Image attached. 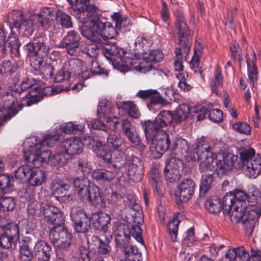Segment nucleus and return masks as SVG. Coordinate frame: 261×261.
<instances>
[{
  "instance_id": "f257e3e1",
  "label": "nucleus",
  "mask_w": 261,
  "mask_h": 261,
  "mask_svg": "<svg viewBox=\"0 0 261 261\" xmlns=\"http://www.w3.org/2000/svg\"><path fill=\"white\" fill-rule=\"evenodd\" d=\"M206 112V110L202 106L190 108L188 104L182 103L177 108L175 111H162L153 120H145L143 123H145L148 136L153 137L157 132H164V129L172 123H180L191 113H194L192 117H196L197 121L202 120L205 117Z\"/></svg>"
},
{
  "instance_id": "f03ea898",
  "label": "nucleus",
  "mask_w": 261,
  "mask_h": 261,
  "mask_svg": "<svg viewBox=\"0 0 261 261\" xmlns=\"http://www.w3.org/2000/svg\"><path fill=\"white\" fill-rule=\"evenodd\" d=\"M102 54L110 60H115L112 59V57H117L118 59L114 61L113 65L115 68L122 72L125 73L133 69L145 72L156 68L151 64L147 65L145 61L141 62L140 58H137L135 55L134 56L123 48L119 47L115 43H113L111 46L106 47L102 50Z\"/></svg>"
},
{
  "instance_id": "7ed1b4c3",
  "label": "nucleus",
  "mask_w": 261,
  "mask_h": 261,
  "mask_svg": "<svg viewBox=\"0 0 261 261\" xmlns=\"http://www.w3.org/2000/svg\"><path fill=\"white\" fill-rule=\"evenodd\" d=\"M175 26L178 30V47L175 48L174 57V67L176 71H180L183 70L182 62V58H186L188 55L191 43L190 39L192 36V32L187 25L182 11L178 9L175 12Z\"/></svg>"
},
{
  "instance_id": "20e7f679",
  "label": "nucleus",
  "mask_w": 261,
  "mask_h": 261,
  "mask_svg": "<svg viewBox=\"0 0 261 261\" xmlns=\"http://www.w3.org/2000/svg\"><path fill=\"white\" fill-rule=\"evenodd\" d=\"M225 211L230 210L234 204L244 210L253 211L261 213V193L258 190H254L248 194L241 190H236L233 194L227 193L224 196Z\"/></svg>"
},
{
  "instance_id": "39448f33",
  "label": "nucleus",
  "mask_w": 261,
  "mask_h": 261,
  "mask_svg": "<svg viewBox=\"0 0 261 261\" xmlns=\"http://www.w3.org/2000/svg\"><path fill=\"white\" fill-rule=\"evenodd\" d=\"M141 124L146 140L150 145V150L154 158H160L167 150L169 151L172 154L174 147L177 145L176 142L177 136L172 134H166L165 138L158 140L156 139L157 137L162 132H157L153 137L148 136V130H146L145 128V123H143L142 121Z\"/></svg>"
},
{
  "instance_id": "423d86ee",
  "label": "nucleus",
  "mask_w": 261,
  "mask_h": 261,
  "mask_svg": "<svg viewBox=\"0 0 261 261\" xmlns=\"http://www.w3.org/2000/svg\"><path fill=\"white\" fill-rule=\"evenodd\" d=\"M24 145V157L28 163H32L37 169L44 162L48 161L51 154L49 150L41 151V144L38 143L36 137H33L25 141Z\"/></svg>"
},
{
  "instance_id": "0eeeda50",
  "label": "nucleus",
  "mask_w": 261,
  "mask_h": 261,
  "mask_svg": "<svg viewBox=\"0 0 261 261\" xmlns=\"http://www.w3.org/2000/svg\"><path fill=\"white\" fill-rule=\"evenodd\" d=\"M13 90L17 93H25L22 98L28 99L27 105L31 106L36 103L42 99L41 87L34 79L26 78L19 84H15L13 87Z\"/></svg>"
},
{
  "instance_id": "6e6552de",
  "label": "nucleus",
  "mask_w": 261,
  "mask_h": 261,
  "mask_svg": "<svg viewBox=\"0 0 261 261\" xmlns=\"http://www.w3.org/2000/svg\"><path fill=\"white\" fill-rule=\"evenodd\" d=\"M261 215L260 213L253 211H246L243 207L234 205V208L231 211L230 219L233 223L241 222L245 233L249 236L252 234L255 224Z\"/></svg>"
},
{
  "instance_id": "1a4fd4ad",
  "label": "nucleus",
  "mask_w": 261,
  "mask_h": 261,
  "mask_svg": "<svg viewBox=\"0 0 261 261\" xmlns=\"http://www.w3.org/2000/svg\"><path fill=\"white\" fill-rule=\"evenodd\" d=\"M255 150L253 148H243L239 150L241 168L250 178H255L261 172V158H255Z\"/></svg>"
},
{
  "instance_id": "9d476101",
  "label": "nucleus",
  "mask_w": 261,
  "mask_h": 261,
  "mask_svg": "<svg viewBox=\"0 0 261 261\" xmlns=\"http://www.w3.org/2000/svg\"><path fill=\"white\" fill-rule=\"evenodd\" d=\"M15 176L16 179L25 181L32 186H39L44 182L46 175L44 170L32 169L27 165L18 168L15 170Z\"/></svg>"
},
{
  "instance_id": "9b49d317",
  "label": "nucleus",
  "mask_w": 261,
  "mask_h": 261,
  "mask_svg": "<svg viewBox=\"0 0 261 261\" xmlns=\"http://www.w3.org/2000/svg\"><path fill=\"white\" fill-rule=\"evenodd\" d=\"M22 108L12 93H6L0 99V120L5 121L11 119Z\"/></svg>"
},
{
  "instance_id": "f8f14e48",
  "label": "nucleus",
  "mask_w": 261,
  "mask_h": 261,
  "mask_svg": "<svg viewBox=\"0 0 261 261\" xmlns=\"http://www.w3.org/2000/svg\"><path fill=\"white\" fill-rule=\"evenodd\" d=\"M90 25V27L83 28L81 31L82 35L95 43L100 44L102 43L101 34L107 25V22H102L97 13L94 17L91 18Z\"/></svg>"
},
{
  "instance_id": "ddd939ff",
  "label": "nucleus",
  "mask_w": 261,
  "mask_h": 261,
  "mask_svg": "<svg viewBox=\"0 0 261 261\" xmlns=\"http://www.w3.org/2000/svg\"><path fill=\"white\" fill-rule=\"evenodd\" d=\"M49 239L56 247L67 249L71 245L72 235L65 227H52Z\"/></svg>"
},
{
  "instance_id": "4468645a",
  "label": "nucleus",
  "mask_w": 261,
  "mask_h": 261,
  "mask_svg": "<svg viewBox=\"0 0 261 261\" xmlns=\"http://www.w3.org/2000/svg\"><path fill=\"white\" fill-rule=\"evenodd\" d=\"M81 39L80 35L77 31H70L67 32L57 46L60 48H66L67 53L70 56H77Z\"/></svg>"
},
{
  "instance_id": "2eb2a0df",
  "label": "nucleus",
  "mask_w": 261,
  "mask_h": 261,
  "mask_svg": "<svg viewBox=\"0 0 261 261\" xmlns=\"http://www.w3.org/2000/svg\"><path fill=\"white\" fill-rule=\"evenodd\" d=\"M10 23L18 31H22L25 35H30L34 31L32 21L24 17L23 12L19 10L13 11L9 15Z\"/></svg>"
},
{
  "instance_id": "dca6fc26",
  "label": "nucleus",
  "mask_w": 261,
  "mask_h": 261,
  "mask_svg": "<svg viewBox=\"0 0 261 261\" xmlns=\"http://www.w3.org/2000/svg\"><path fill=\"white\" fill-rule=\"evenodd\" d=\"M238 156L231 153H223L221 158H220L215 164L216 170L218 171V174L224 175L227 174V172L231 170L233 167L240 168L241 166L240 163L238 162Z\"/></svg>"
},
{
  "instance_id": "f3484780",
  "label": "nucleus",
  "mask_w": 261,
  "mask_h": 261,
  "mask_svg": "<svg viewBox=\"0 0 261 261\" xmlns=\"http://www.w3.org/2000/svg\"><path fill=\"white\" fill-rule=\"evenodd\" d=\"M80 3L84 7L79 9L76 16L82 23H86L98 13V8L95 6L96 0H80Z\"/></svg>"
},
{
  "instance_id": "a211bd4d",
  "label": "nucleus",
  "mask_w": 261,
  "mask_h": 261,
  "mask_svg": "<svg viewBox=\"0 0 261 261\" xmlns=\"http://www.w3.org/2000/svg\"><path fill=\"white\" fill-rule=\"evenodd\" d=\"M195 184L191 178L182 179L177 187L175 196L180 202H187L194 193Z\"/></svg>"
},
{
  "instance_id": "6ab92c4d",
  "label": "nucleus",
  "mask_w": 261,
  "mask_h": 261,
  "mask_svg": "<svg viewBox=\"0 0 261 261\" xmlns=\"http://www.w3.org/2000/svg\"><path fill=\"white\" fill-rule=\"evenodd\" d=\"M127 175L129 179L134 182H138L143 178L144 169L139 158L131 155L127 162Z\"/></svg>"
},
{
  "instance_id": "aec40b11",
  "label": "nucleus",
  "mask_w": 261,
  "mask_h": 261,
  "mask_svg": "<svg viewBox=\"0 0 261 261\" xmlns=\"http://www.w3.org/2000/svg\"><path fill=\"white\" fill-rule=\"evenodd\" d=\"M60 147L62 151L71 159L72 155L82 152L84 144L79 138H66L61 142Z\"/></svg>"
},
{
  "instance_id": "412c9836",
  "label": "nucleus",
  "mask_w": 261,
  "mask_h": 261,
  "mask_svg": "<svg viewBox=\"0 0 261 261\" xmlns=\"http://www.w3.org/2000/svg\"><path fill=\"white\" fill-rule=\"evenodd\" d=\"M81 200L91 203L98 207H103L106 205L102 192L99 187L95 185L91 186Z\"/></svg>"
},
{
  "instance_id": "4be33fe9",
  "label": "nucleus",
  "mask_w": 261,
  "mask_h": 261,
  "mask_svg": "<svg viewBox=\"0 0 261 261\" xmlns=\"http://www.w3.org/2000/svg\"><path fill=\"white\" fill-rule=\"evenodd\" d=\"M44 215L55 226L53 227H65V216L62 212L58 207L49 205H45L44 207Z\"/></svg>"
},
{
  "instance_id": "5701e85b",
  "label": "nucleus",
  "mask_w": 261,
  "mask_h": 261,
  "mask_svg": "<svg viewBox=\"0 0 261 261\" xmlns=\"http://www.w3.org/2000/svg\"><path fill=\"white\" fill-rule=\"evenodd\" d=\"M224 197L223 199V201L221 202L220 199L216 196H213L210 197L205 202V209L208 211L210 213L216 214L219 213L222 210L223 214L225 215H229L230 217L231 211L234 210V204L231 205L230 210L225 211L224 205Z\"/></svg>"
},
{
  "instance_id": "b1692460",
  "label": "nucleus",
  "mask_w": 261,
  "mask_h": 261,
  "mask_svg": "<svg viewBox=\"0 0 261 261\" xmlns=\"http://www.w3.org/2000/svg\"><path fill=\"white\" fill-rule=\"evenodd\" d=\"M111 220L108 214L99 211L92 214L89 221L93 223L96 230L106 232L111 226Z\"/></svg>"
},
{
  "instance_id": "393cba45",
  "label": "nucleus",
  "mask_w": 261,
  "mask_h": 261,
  "mask_svg": "<svg viewBox=\"0 0 261 261\" xmlns=\"http://www.w3.org/2000/svg\"><path fill=\"white\" fill-rule=\"evenodd\" d=\"M51 190L53 194L57 199L62 198L64 202H69L75 199V195L69 192L70 186L66 184L53 182Z\"/></svg>"
},
{
  "instance_id": "a878e982",
  "label": "nucleus",
  "mask_w": 261,
  "mask_h": 261,
  "mask_svg": "<svg viewBox=\"0 0 261 261\" xmlns=\"http://www.w3.org/2000/svg\"><path fill=\"white\" fill-rule=\"evenodd\" d=\"M51 251V247L45 241H38L35 243L34 252L39 260L49 261Z\"/></svg>"
},
{
  "instance_id": "bb28decb",
  "label": "nucleus",
  "mask_w": 261,
  "mask_h": 261,
  "mask_svg": "<svg viewBox=\"0 0 261 261\" xmlns=\"http://www.w3.org/2000/svg\"><path fill=\"white\" fill-rule=\"evenodd\" d=\"M119 32L116 27H113L110 22H107V25L101 34L102 43L99 45L100 46L105 45L106 47L111 46L113 43L117 45L116 42H111L110 40H115ZM105 47L106 46L101 49L102 51Z\"/></svg>"
},
{
  "instance_id": "cd10ccee",
  "label": "nucleus",
  "mask_w": 261,
  "mask_h": 261,
  "mask_svg": "<svg viewBox=\"0 0 261 261\" xmlns=\"http://www.w3.org/2000/svg\"><path fill=\"white\" fill-rule=\"evenodd\" d=\"M63 68L71 76V75L81 74L84 71L85 67L82 61L73 58L66 61L63 66Z\"/></svg>"
},
{
  "instance_id": "c85d7f7f",
  "label": "nucleus",
  "mask_w": 261,
  "mask_h": 261,
  "mask_svg": "<svg viewBox=\"0 0 261 261\" xmlns=\"http://www.w3.org/2000/svg\"><path fill=\"white\" fill-rule=\"evenodd\" d=\"M94 151L96 155L101 158L104 162L107 164L112 163V154L111 150L106 144H103L99 140L94 142Z\"/></svg>"
},
{
  "instance_id": "c756f323",
  "label": "nucleus",
  "mask_w": 261,
  "mask_h": 261,
  "mask_svg": "<svg viewBox=\"0 0 261 261\" xmlns=\"http://www.w3.org/2000/svg\"><path fill=\"white\" fill-rule=\"evenodd\" d=\"M73 183L74 188L77 193L78 196L80 200H81L91 187L90 181L85 176H81L74 178Z\"/></svg>"
},
{
  "instance_id": "7c9ffc66",
  "label": "nucleus",
  "mask_w": 261,
  "mask_h": 261,
  "mask_svg": "<svg viewBox=\"0 0 261 261\" xmlns=\"http://www.w3.org/2000/svg\"><path fill=\"white\" fill-rule=\"evenodd\" d=\"M195 150L199 160H202L209 156H212V153L210 151L211 145L203 138L197 140Z\"/></svg>"
},
{
  "instance_id": "2f4dec72",
  "label": "nucleus",
  "mask_w": 261,
  "mask_h": 261,
  "mask_svg": "<svg viewBox=\"0 0 261 261\" xmlns=\"http://www.w3.org/2000/svg\"><path fill=\"white\" fill-rule=\"evenodd\" d=\"M36 47V55L41 56H46L50 49L49 46L46 44L47 38L44 33H41L36 36L34 39Z\"/></svg>"
},
{
  "instance_id": "473e14b6",
  "label": "nucleus",
  "mask_w": 261,
  "mask_h": 261,
  "mask_svg": "<svg viewBox=\"0 0 261 261\" xmlns=\"http://www.w3.org/2000/svg\"><path fill=\"white\" fill-rule=\"evenodd\" d=\"M111 19L115 22V27L118 32H125L129 30L131 21L127 17H123L119 12H114L112 14Z\"/></svg>"
},
{
  "instance_id": "72a5a7b5",
  "label": "nucleus",
  "mask_w": 261,
  "mask_h": 261,
  "mask_svg": "<svg viewBox=\"0 0 261 261\" xmlns=\"http://www.w3.org/2000/svg\"><path fill=\"white\" fill-rule=\"evenodd\" d=\"M116 176V172L104 169H96L92 173V178L96 181L110 182Z\"/></svg>"
},
{
  "instance_id": "f704fd0d",
  "label": "nucleus",
  "mask_w": 261,
  "mask_h": 261,
  "mask_svg": "<svg viewBox=\"0 0 261 261\" xmlns=\"http://www.w3.org/2000/svg\"><path fill=\"white\" fill-rule=\"evenodd\" d=\"M256 61V55L253 51L251 52L250 55H247L246 63L248 67V77L252 84L257 80V69L255 65Z\"/></svg>"
},
{
  "instance_id": "c9c22d12",
  "label": "nucleus",
  "mask_w": 261,
  "mask_h": 261,
  "mask_svg": "<svg viewBox=\"0 0 261 261\" xmlns=\"http://www.w3.org/2000/svg\"><path fill=\"white\" fill-rule=\"evenodd\" d=\"M115 239L116 245L119 248L128 245L130 239L128 229H125L124 226H121L117 227L115 231Z\"/></svg>"
},
{
  "instance_id": "e433bc0d",
  "label": "nucleus",
  "mask_w": 261,
  "mask_h": 261,
  "mask_svg": "<svg viewBox=\"0 0 261 261\" xmlns=\"http://www.w3.org/2000/svg\"><path fill=\"white\" fill-rule=\"evenodd\" d=\"M3 233L12 240L17 242L19 239L20 230L18 225L14 222H10L5 225L2 226Z\"/></svg>"
},
{
  "instance_id": "4c0bfd02",
  "label": "nucleus",
  "mask_w": 261,
  "mask_h": 261,
  "mask_svg": "<svg viewBox=\"0 0 261 261\" xmlns=\"http://www.w3.org/2000/svg\"><path fill=\"white\" fill-rule=\"evenodd\" d=\"M176 143L177 145L174 147L172 154L177 156H186L188 154L189 148L188 141L177 136Z\"/></svg>"
},
{
  "instance_id": "58836bf2",
  "label": "nucleus",
  "mask_w": 261,
  "mask_h": 261,
  "mask_svg": "<svg viewBox=\"0 0 261 261\" xmlns=\"http://www.w3.org/2000/svg\"><path fill=\"white\" fill-rule=\"evenodd\" d=\"M30 240H23L20 243L19 259L21 261H31L33 258V253L30 250Z\"/></svg>"
},
{
  "instance_id": "ea45409f",
  "label": "nucleus",
  "mask_w": 261,
  "mask_h": 261,
  "mask_svg": "<svg viewBox=\"0 0 261 261\" xmlns=\"http://www.w3.org/2000/svg\"><path fill=\"white\" fill-rule=\"evenodd\" d=\"M122 251L126 258L130 261H141V253L139 252L138 249L133 245H126L121 247Z\"/></svg>"
},
{
  "instance_id": "a19ab883",
  "label": "nucleus",
  "mask_w": 261,
  "mask_h": 261,
  "mask_svg": "<svg viewBox=\"0 0 261 261\" xmlns=\"http://www.w3.org/2000/svg\"><path fill=\"white\" fill-rule=\"evenodd\" d=\"M199 164V171L201 174L215 173L214 160L212 156L205 158Z\"/></svg>"
},
{
  "instance_id": "79ce46f5",
  "label": "nucleus",
  "mask_w": 261,
  "mask_h": 261,
  "mask_svg": "<svg viewBox=\"0 0 261 261\" xmlns=\"http://www.w3.org/2000/svg\"><path fill=\"white\" fill-rule=\"evenodd\" d=\"M55 19L57 23L61 25L62 28L69 29L73 26L71 17L62 11L57 12Z\"/></svg>"
},
{
  "instance_id": "37998d69",
  "label": "nucleus",
  "mask_w": 261,
  "mask_h": 261,
  "mask_svg": "<svg viewBox=\"0 0 261 261\" xmlns=\"http://www.w3.org/2000/svg\"><path fill=\"white\" fill-rule=\"evenodd\" d=\"M47 203L33 201L30 203L27 207V211L29 215L32 216H41L44 215V207Z\"/></svg>"
},
{
  "instance_id": "c03bdc74",
  "label": "nucleus",
  "mask_w": 261,
  "mask_h": 261,
  "mask_svg": "<svg viewBox=\"0 0 261 261\" xmlns=\"http://www.w3.org/2000/svg\"><path fill=\"white\" fill-rule=\"evenodd\" d=\"M70 216L73 222L89 220L90 218L89 215L87 214L81 207L79 206H73L71 208Z\"/></svg>"
},
{
  "instance_id": "a18cd8bd",
  "label": "nucleus",
  "mask_w": 261,
  "mask_h": 261,
  "mask_svg": "<svg viewBox=\"0 0 261 261\" xmlns=\"http://www.w3.org/2000/svg\"><path fill=\"white\" fill-rule=\"evenodd\" d=\"M164 55L159 49L151 50L149 54L144 57L145 64L148 65L161 62L163 59Z\"/></svg>"
},
{
  "instance_id": "49530a36",
  "label": "nucleus",
  "mask_w": 261,
  "mask_h": 261,
  "mask_svg": "<svg viewBox=\"0 0 261 261\" xmlns=\"http://www.w3.org/2000/svg\"><path fill=\"white\" fill-rule=\"evenodd\" d=\"M97 115L100 118H106L110 117L112 114V108L109 101L102 100L99 103L97 110Z\"/></svg>"
},
{
  "instance_id": "de8ad7c7",
  "label": "nucleus",
  "mask_w": 261,
  "mask_h": 261,
  "mask_svg": "<svg viewBox=\"0 0 261 261\" xmlns=\"http://www.w3.org/2000/svg\"><path fill=\"white\" fill-rule=\"evenodd\" d=\"M214 174L215 173L201 174V183L200 186L201 193L205 194L211 188L212 184L214 180Z\"/></svg>"
},
{
  "instance_id": "09e8293b",
  "label": "nucleus",
  "mask_w": 261,
  "mask_h": 261,
  "mask_svg": "<svg viewBox=\"0 0 261 261\" xmlns=\"http://www.w3.org/2000/svg\"><path fill=\"white\" fill-rule=\"evenodd\" d=\"M14 182V177L12 175L7 173L0 174V193H3L4 190L12 187Z\"/></svg>"
},
{
  "instance_id": "8fccbe9b",
  "label": "nucleus",
  "mask_w": 261,
  "mask_h": 261,
  "mask_svg": "<svg viewBox=\"0 0 261 261\" xmlns=\"http://www.w3.org/2000/svg\"><path fill=\"white\" fill-rule=\"evenodd\" d=\"M69 159L70 158L62 152L55 154L53 158L50 156L48 162L51 165L59 167L66 164Z\"/></svg>"
},
{
  "instance_id": "3c124183",
  "label": "nucleus",
  "mask_w": 261,
  "mask_h": 261,
  "mask_svg": "<svg viewBox=\"0 0 261 261\" xmlns=\"http://www.w3.org/2000/svg\"><path fill=\"white\" fill-rule=\"evenodd\" d=\"M120 108L133 118H137L140 116V113L136 105L132 102H123Z\"/></svg>"
},
{
  "instance_id": "603ef678",
  "label": "nucleus",
  "mask_w": 261,
  "mask_h": 261,
  "mask_svg": "<svg viewBox=\"0 0 261 261\" xmlns=\"http://www.w3.org/2000/svg\"><path fill=\"white\" fill-rule=\"evenodd\" d=\"M108 146L116 150L121 147L124 143V140L116 134H110L107 138Z\"/></svg>"
},
{
  "instance_id": "864d4df0",
  "label": "nucleus",
  "mask_w": 261,
  "mask_h": 261,
  "mask_svg": "<svg viewBox=\"0 0 261 261\" xmlns=\"http://www.w3.org/2000/svg\"><path fill=\"white\" fill-rule=\"evenodd\" d=\"M8 41L7 49L8 52L10 51L12 55L15 57H19L20 43L18 42V38L15 37H11L9 38Z\"/></svg>"
},
{
  "instance_id": "5fc2aeb1",
  "label": "nucleus",
  "mask_w": 261,
  "mask_h": 261,
  "mask_svg": "<svg viewBox=\"0 0 261 261\" xmlns=\"http://www.w3.org/2000/svg\"><path fill=\"white\" fill-rule=\"evenodd\" d=\"M179 222L177 219L174 218L168 224L169 234L172 242L176 241Z\"/></svg>"
},
{
  "instance_id": "6e6d98bb",
  "label": "nucleus",
  "mask_w": 261,
  "mask_h": 261,
  "mask_svg": "<svg viewBox=\"0 0 261 261\" xmlns=\"http://www.w3.org/2000/svg\"><path fill=\"white\" fill-rule=\"evenodd\" d=\"M3 193H0V208L5 211H12L15 206L14 200L10 197L3 196Z\"/></svg>"
},
{
  "instance_id": "4d7b16f0",
  "label": "nucleus",
  "mask_w": 261,
  "mask_h": 261,
  "mask_svg": "<svg viewBox=\"0 0 261 261\" xmlns=\"http://www.w3.org/2000/svg\"><path fill=\"white\" fill-rule=\"evenodd\" d=\"M223 76L222 75V71L220 66L216 67L214 74V79L211 83L212 91L216 93V90L219 85L222 84Z\"/></svg>"
},
{
  "instance_id": "13d9d810",
  "label": "nucleus",
  "mask_w": 261,
  "mask_h": 261,
  "mask_svg": "<svg viewBox=\"0 0 261 261\" xmlns=\"http://www.w3.org/2000/svg\"><path fill=\"white\" fill-rule=\"evenodd\" d=\"M59 136L58 134H46L43 137L42 140H38V143L41 144V147L44 146L45 144L47 146L50 147H53L54 145L58 140Z\"/></svg>"
},
{
  "instance_id": "bf43d9fd",
  "label": "nucleus",
  "mask_w": 261,
  "mask_h": 261,
  "mask_svg": "<svg viewBox=\"0 0 261 261\" xmlns=\"http://www.w3.org/2000/svg\"><path fill=\"white\" fill-rule=\"evenodd\" d=\"M206 110V114H208L209 119L215 122H220L223 120V112L219 109H214L212 110L204 107Z\"/></svg>"
},
{
  "instance_id": "052dcab7",
  "label": "nucleus",
  "mask_w": 261,
  "mask_h": 261,
  "mask_svg": "<svg viewBox=\"0 0 261 261\" xmlns=\"http://www.w3.org/2000/svg\"><path fill=\"white\" fill-rule=\"evenodd\" d=\"M154 171V174L153 173V171H152L149 181L152 188L156 192L157 194L160 195L162 194L161 178L160 175L159 174H156L155 170Z\"/></svg>"
},
{
  "instance_id": "680f3d73",
  "label": "nucleus",
  "mask_w": 261,
  "mask_h": 261,
  "mask_svg": "<svg viewBox=\"0 0 261 261\" xmlns=\"http://www.w3.org/2000/svg\"><path fill=\"white\" fill-rule=\"evenodd\" d=\"M170 170L180 172V170L183 168V162L178 157L171 158L166 166Z\"/></svg>"
},
{
  "instance_id": "e2e57ef3",
  "label": "nucleus",
  "mask_w": 261,
  "mask_h": 261,
  "mask_svg": "<svg viewBox=\"0 0 261 261\" xmlns=\"http://www.w3.org/2000/svg\"><path fill=\"white\" fill-rule=\"evenodd\" d=\"M165 178L169 182L177 181L180 177V172L165 167L164 168Z\"/></svg>"
},
{
  "instance_id": "0e129e2a",
  "label": "nucleus",
  "mask_w": 261,
  "mask_h": 261,
  "mask_svg": "<svg viewBox=\"0 0 261 261\" xmlns=\"http://www.w3.org/2000/svg\"><path fill=\"white\" fill-rule=\"evenodd\" d=\"M200 56L195 51L194 55L190 61V67L195 73H199L200 77L203 78L202 70L199 66Z\"/></svg>"
},
{
  "instance_id": "69168bd1",
  "label": "nucleus",
  "mask_w": 261,
  "mask_h": 261,
  "mask_svg": "<svg viewBox=\"0 0 261 261\" xmlns=\"http://www.w3.org/2000/svg\"><path fill=\"white\" fill-rule=\"evenodd\" d=\"M107 122L110 129L114 132H117L121 128L122 122L116 117H109L107 119Z\"/></svg>"
},
{
  "instance_id": "338daca9",
  "label": "nucleus",
  "mask_w": 261,
  "mask_h": 261,
  "mask_svg": "<svg viewBox=\"0 0 261 261\" xmlns=\"http://www.w3.org/2000/svg\"><path fill=\"white\" fill-rule=\"evenodd\" d=\"M43 56L35 55L30 57V65L35 71H38L42 66L43 62Z\"/></svg>"
},
{
  "instance_id": "774afa93",
  "label": "nucleus",
  "mask_w": 261,
  "mask_h": 261,
  "mask_svg": "<svg viewBox=\"0 0 261 261\" xmlns=\"http://www.w3.org/2000/svg\"><path fill=\"white\" fill-rule=\"evenodd\" d=\"M79 251L80 258L83 261H91L95 257V254L84 246H81Z\"/></svg>"
}]
</instances>
